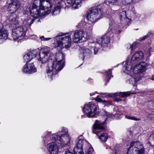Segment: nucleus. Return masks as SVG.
Returning a JSON list of instances; mask_svg holds the SVG:
<instances>
[{"label": "nucleus", "mask_w": 154, "mask_h": 154, "mask_svg": "<svg viewBox=\"0 0 154 154\" xmlns=\"http://www.w3.org/2000/svg\"><path fill=\"white\" fill-rule=\"evenodd\" d=\"M10 21L14 25H16L17 23V19L14 17L11 19Z\"/></svg>", "instance_id": "33"}, {"label": "nucleus", "mask_w": 154, "mask_h": 154, "mask_svg": "<svg viewBox=\"0 0 154 154\" xmlns=\"http://www.w3.org/2000/svg\"><path fill=\"white\" fill-rule=\"evenodd\" d=\"M115 100L117 102H119V101H122V99L120 98H117L115 99Z\"/></svg>", "instance_id": "45"}, {"label": "nucleus", "mask_w": 154, "mask_h": 154, "mask_svg": "<svg viewBox=\"0 0 154 154\" xmlns=\"http://www.w3.org/2000/svg\"><path fill=\"white\" fill-rule=\"evenodd\" d=\"M111 154H118L116 150L115 152L112 153Z\"/></svg>", "instance_id": "51"}, {"label": "nucleus", "mask_w": 154, "mask_h": 154, "mask_svg": "<svg viewBox=\"0 0 154 154\" xmlns=\"http://www.w3.org/2000/svg\"><path fill=\"white\" fill-rule=\"evenodd\" d=\"M95 46V45L94 46V48L92 47L90 49L86 48L83 50L82 53L83 54L82 55V54H81V55H82V56H83V59L85 56H88L91 54L92 52V50L94 51V52L93 48H94Z\"/></svg>", "instance_id": "20"}, {"label": "nucleus", "mask_w": 154, "mask_h": 154, "mask_svg": "<svg viewBox=\"0 0 154 154\" xmlns=\"http://www.w3.org/2000/svg\"><path fill=\"white\" fill-rule=\"evenodd\" d=\"M73 0H67V3L69 4H71L73 2Z\"/></svg>", "instance_id": "44"}, {"label": "nucleus", "mask_w": 154, "mask_h": 154, "mask_svg": "<svg viewBox=\"0 0 154 154\" xmlns=\"http://www.w3.org/2000/svg\"><path fill=\"white\" fill-rule=\"evenodd\" d=\"M29 69L28 66V64L26 63L23 66V71L24 73H26L28 74H29Z\"/></svg>", "instance_id": "30"}, {"label": "nucleus", "mask_w": 154, "mask_h": 154, "mask_svg": "<svg viewBox=\"0 0 154 154\" xmlns=\"http://www.w3.org/2000/svg\"><path fill=\"white\" fill-rule=\"evenodd\" d=\"M144 56L143 52L141 51L136 52L131 57L130 60L128 58L126 61L123 62L122 68L123 72L126 73L128 74L132 70L134 67V65L137 62L143 60Z\"/></svg>", "instance_id": "3"}, {"label": "nucleus", "mask_w": 154, "mask_h": 154, "mask_svg": "<svg viewBox=\"0 0 154 154\" xmlns=\"http://www.w3.org/2000/svg\"><path fill=\"white\" fill-rule=\"evenodd\" d=\"M150 79L152 80H154V75L151 77Z\"/></svg>", "instance_id": "50"}, {"label": "nucleus", "mask_w": 154, "mask_h": 154, "mask_svg": "<svg viewBox=\"0 0 154 154\" xmlns=\"http://www.w3.org/2000/svg\"><path fill=\"white\" fill-rule=\"evenodd\" d=\"M99 94H100L105 95L106 96H109V94H107L106 93H99Z\"/></svg>", "instance_id": "46"}, {"label": "nucleus", "mask_w": 154, "mask_h": 154, "mask_svg": "<svg viewBox=\"0 0 154 154\" xmlns=\"http://www.w3.org/2000/svg\"><path fill=\"white\" fill-rule=\"evenodd\" d=\"M50 49L48 47L42 48L39 52L38 60L41 63H45L48 60L50 55Z\"/></svg>", "instance_id": "11"}, {"label": "nucleus", "mask_w": 154, "mask_h": 154, "mask_svg": "<svg viewBox=\"0 0 154 154\" xmlns=\"http://www.w3.org/2000/svg\"><path fill=\"white\" fill-rule=\"evenodd\" d=\"M94 153V150L92 147H90L88 150L86 154H93Z\"/></svg>", "instance_id": "35"}, {"label": "nucleus", "mask_w": 154, "mask_h": 154, "mask_svg": "<svg viewBox=\"0 0 154 154\" xmlns=\"http://www.w3.org/2000/svg\"><path fill=\"white\" fill-rule=\"evenodd\" d=\"M137 44L136 43H134L133 44H132L130 46V48L131 49V51L134 50V49H135V48L137 47Z\"/></svg>", "instance_id": "38"}, {"label": "nucleus", "mask_w": 154, "mask_h": 154, "mask_svg": "<svg viewBox=\"0 0 154 154\" xmlns=\"http://www.w3.org/2000/svg\"><path fill=\"white\" fill-rule=\"evenodd\" d=\"M94 43H92V45H94Z\"/></svg>", "instance_id": "54"}, {"label": "nucleus", "mask_w": 154, "mask_h": 154, "mask_svg": "<svg viewBox=\"0 0 154 154\" xmlns=\"http://www.w3.org/2000/svg\"><path fill=\"white\" fill-rule=\"evenodd\" d=\"M95 93H94V92H93V93H90V96H93V95H94L95 94Z\"/></svg>", "instance_id": "49"}, {"label": "nucleus", "mask_w": 154, "mask_h": 154, "mask_svg": "<svg viewBox=\"0 0 154 154\" xmlns=\"http://www.w3.org/2000/svg\"><path fill=\"white\" fill-rule=\"evenodd\" d=\"M98 107L92 103L85 104L82 109L84 113L88 117H94L97 114Z\"/></svg>", "instance_id": "7"}, {"label": "nucleus", "mask_w": 154, "mask_h": 154, "mask_svg": "<svg viewBox=\"0 0 154 154\" xmlns=\"http://www.w3.org/2000/svg\"><path fill=\"white\" fill-rule=\"evenodd\" d=\"M150 144H151V145H152V144H151V143H150Z\"/></svg>", "instance_id": "55"}, {"label": "nucleus", "mask_w": 154, "mask_h": 154, "mask_svg": "<svg viewBox=\"0 0 154 154\" xmlns=\"http://www.w3.org/2000/svg\"><path fill=\"white\" fill-rule=\"evenodd\" d=\"M152 33L151 32H149L147 35L144 36V37L142 38H139V40L140 41H142L145 40V39L148 38V36H149L150 34H152Z\"/></svg>", "instance_id": "31"}, {"label": "nucleus", "mask_w": 154, "mask_h": 154, "mask_svg": "<svg viewBox=\"0 0 154 154\" xmlns=\"http://www.w3.org/2000/svg\"><path fill=\"white\" fill-rule=\"evenodd\" d=\"M119 15L121 18H125L126 17V12L122 10H120L119 11Z\"/></svg>", "instance_id": "27"}, {"label": "nucleus", "mask_w": 154, "mask_h": 154, "mask_svg": "<svg viewBox=\"0 0 154 154\" xmlns=\"http://www.w3.org/2000/svg\"><path fill=\"white\" fill-rule=\"evenodd\" d=\"M66 33H60L56 36L54 41L55 47H59L60 49L63 48H68L71 45V39L69 34L65 36Z\"/></svg>", "instance_id": "5"}, {"label": "nucleus", "mask_w": 154, "mask_h": 154, "mask_svg": "<svg viewBox=\"0 0 154 154\" xmlns=\"http://www.w3.org/2000/svg\"><path fill=\"white\" fill-rule=\"evenodd\" d=\"M104 2L107 5L112 4L113 5H119V4H117L116 0H106Z\"/></svg>", "instance_id": "24"}, {"label": "nucleus", "mask_w": 154, "mask_h": 154, "mask_svg": "<svg viewBox=\"0 0 154 154\" xmlns=\"http://www.w3.org/2000/svg\"><path fill=\"white\" fill-rule=\"evenodd\" d=\"M146 55H147V56L148 55V57H149L150 56L151 54H150V53H149V52H148V53L146 54Z\"/></svg>", "instance_id": "52"}, {"label": "nucleus", "mask_w": 154, "mask_h": 154, "mask_svg": "<svg viewBox=\"0 0 154 154\" xmlns=\"http://www.w3.org/2000/svg\"><path fill=\"white\" fill-rule=\"evenodd\" d=\"M35 20V19L32 20H28L27 21V24L30 26H31L32 24L33 23Z\"/></svg>", "instance_id": "37"}, {"label": "nucleus", "mask_w": 154, "mask_h": 154, "mask_svg": "<svg viewBox=\"0 0 154 154\" xmlns=\"http://www.w3.org/2000/svg\"><path fill=\"white\" fill-rule=\"evenodd\" d=\"M116 0L117 1V4H119V5H120L121 4L120 3H119V0Z\"/></svg>", "instance_id": "53"}, {"label": "nucleus", "mask_w": 154, "mask_h": 154, "mask_svg": "<svg viewBox=\"0 0 154 154\" xmlns=\"http://www.w3.org/2000/svg\"><path fill=\"white\" fill-rule=\"evenodd\" d=\"M53 5L51 0H35L30 13L40 16L48 14L51 13Z\"/></svg>", "instance_id": "1"}, {"label": "nucleus", "mask_w": 154, "mask_h": 154, "mask_svg": "<svg viewBox=\"0 0 154 154\" xmlns=\"http://www.w3.org/2000/svg\"><path fill=\"white\" fill-rule=\"evenodd\" d=\"M152 138L153 140V141H154V132L152 133V134L149 137V139Z\"/></svg>", "instance_id": "40"}, {"label": "nucleus", "mask_w": 154, "mask_h": 154, "mask_svg": "<svg viewBox=\"0 0 154 154\" xmlns=\"http://www.w3.org/2000/svg\"><path fill=\"white\" fill-rule=\"evenodd\" d=\"M70 139L67 129L63 128L61 131H59L58 133L55 134L51 140L56 141L60 147H63L69 143Z\"/></svg>", "instance_id": "4"}, {"label": "nucleus", "mask_w": 154, "mask_h": 154, "mask_svg": "<svg viewBox=\"0 0 154 154\" xmlns=\"http://www.w3.org/2000/svg\"><path fill=\"white\" fill-rule=\"evenodd\" d=\"M142 144L139 141H133L130 144L127 154H144Z\"/></svg>", "instance_id": "8"}, {"label": "nucleus", "mask_w": 154, "mask_h": 154, "mask_svg": "<svg viewBox=\"0 0 154 154\" xmlns=\"http://www.w3.org/2000/svg\"><path fill=\"white\" fill-rule=\"evenodd\" d=\"M64 154H74L71 151V150L67 149L66 150Z\"/></svg>", "instance_id": "39"}, {"label": "nucleus", "mask_w": 154, "mask_h": 154, "mask_svg": "<svg viewBox=\"0 0 154 154\" xmlns=\"http://www.w3.org/2000/svg\"><path fill=\"white\" fill-rule=\"evenodd\" d=\"M112 36V33L108 32L98 39L97 43L95 44V46L93 48L94 54L95 55L97 53L99 46L101 47L107 46V44L110 43V38Z\"/></svg>", "instance_id": "9"}, {"label": "nucleus", "mask_w": 154, "mask_h": 154, "mask_svg": "<svg viewBox=\"0 0 154 154\" xmlns=\"http://www.w3.org/2000/svg\"><path fill=\"white\" fill-rule=\"evenodd\" d=\"M37 54L38 51L37 50H34L31 51L29 53L24 56V60L27 63L32 58L35 57Z\"/></svg>", "instance_id": "18"}, {"label": "nucleus", "mask_w": 154, "mask_h": 154, "mask_svg": "<svg viewBox=\"0 0 154 154\" xmlns=\"http://www.w3.org/2000/svg\"><path fill=\"white\" fill-rule=\"evenodd\" d=\"M8 34L6 31L5 29L0 28V44L2 43V39H6L8 38Z\"/></svg>", "instance_id": "19"}, {"label": "nucleus", "mask_w": 154, "mask_h": 154, "mask_svg": "<svg viewBox=\"0 0 154 154\" xmlns=\"http://www.w3.org/2000/svg\"><path fill=\"white\" fill-rule=\"evenodd\" d=\"M112 32H114L115 33H117L119 34L121 32V31L120 30H119L118 31L117 30H113L112 31Z\"/></svg>", "instance_id": "43"}, {"label": "nucleus", "mask_w": 154, "mask_h": 154, "mask_svg": "<svg viewBox=\"0 0 154 154\" xmlns=\"http://www.w3.org/2000/svg\"><path fill=\"white\" fill-rule=\"evenodd\" d=\"M134 0H122L121 3L124 5H127L132 3Z\"/></svg>", "instance_id": "29"}, {"label": "nucleus", "mask_w": 154, "mask_h": 154, "mask_svg": "<svg viewBox=\"0 0 154 154\" xmlns=\"http://www.w3.org/2000/svg\"><path fill=\"white\" fill-rule=\"evenodd\" d=\"M53 141L48 144V149L51 154H57L58 152L57 143L55 141Z\"/></svg>", "instance_id": "16"}, {"label": "nucleus", "mask_w": 154, "mask_h": 154, "mask_svg": "<svg viewBox=\"0 0 154 154\" xmlns=\"http://www.w3.org/2000/svg\"><path fill=\"white\" fill-rule=\"evenodd\" d=\"M83 150L82 149H77L76 148H74V154H84Z\"/></svg>", "instance_id": "28"}, {"label": "nucleus", "mask_w": 154, "mask_h": 154, "mask_svg": "<svg viewBox=\"0 0 154 154\" xmlns=\"http://www.w3.org/2000/svg\"><path fill=\"white\" fill-rule=\"evenodd\" d=\"M106 119L103 122L96 120L95 123L94 125V129L92 130L93 133L96 134L100 140L102 142H106L108 138V135L106 133H103L100 130H104L105 128L103 125L105 123Z\"/></svg>", "instance_id": "6"}, {"label": "nucleus", "mask_w": 154, "mask_h": 154, "mask_svg": "<svg viewBox=\"0 0 154 154\" xmlns=\"http://www.w3.org/2000/svg\"><path fill=\"white\" fill-rule=\"evenodd\" d=\"M130 119L134 120L135 121L139 120V119L134 117H131Z\"/></svg>", "instance_id": "42"}, {"label": "nucleus", "mask_w": 154, "mask_h": 154, "mask_svg": "<svg viewBox=\"0 0 154 154\" xmlns=\"http://www.w3.org/2000/svg\"><path fill=\"white\" fill-rule=\"evenodd\" d=\"M62 8L61 5H58L56 6L54 8V10L52 11L53 13V15H56L57 14H58L60 12V9Z\"/></svg>", "instance_id": "23"}, {"label": "nucleus", "mask_w": 154, "mask_h": 154, "mask_svg": "<svg viewBox=\"0 0 154 154\" xmlns=\"http://www.w3.org/2000/svg\"><path fill=\"white\" fill-rule=\"evenodd\" d=\"M106 78H105V80L106 81H107V82L105 84V85L106 86L107 85V82H108L109 80L110 79V75H111L112 74V70L111 69H109V70L106 72Z\"/></svg>", "instance_id": "26"}, {"label": "nucleus", "mask_w": 154, "mask_h": 154, "mask_svg": "<svg viewBox=\"0 0 154 154\" xmlns=\"http://www.w3.org/2000/svg\"><path fill=\"white\" fill-rule=\"evenodd\" d=\"M27 30V28L25 26H20L14 29L12 31V34L14 40L24 36Z\"/></svg>", "instance_id": "12"}, {"label": "nucleus", "mask_w": 154, "mask_h": 154, "mask_svg": "<svg viewBox=\"0 0 154 154\" xmlns=\"http://www.w3.org/2000/svg\"><path fill=\"white\" fill-rule=\"evenodd\" d=\"M121 96L122 97H125V96H127L130 95L129 92L128 91L123 92L121 93Z\"/></svg>", "instance_id": "36"}, {"label": "nucleus", "mask_w": 154, "mask_h": 154, "mask_svg": "<svg viewBox=\"0 0 154 154\" xmlns=\"http://www.w3.org/2000/svg\"><path fill=\"white\" fill-rule=\"evenodd\" d=\"M40 38L42 41H47L51 39V38H45L43 36H40Z\"/></svg>", "instance_id": "34"}, {"label": "nucleus", "mask_w": 154, "mask_h": 154, "mask_svg": "<svg viewBox=\"0 0 154 154\" xmlns=\"http://www.w3.org/2000/svg\"><path fill=\"white\" fill-rule=\"evenodd\" d=\"M20 4L17 0H12L9 4L8 10L10 13L16 11L20 7Z\"/></svg>", "instance_id": "14"}, {"label": "nucleus", "mask_w": 154, "mask_h": 154, "mask_svg": "<svg viewBox=\"0 0 154 154\" xmlns=\"http://www.w3.org/2000/svg\"><path fill=\"white\" fill-rule=\"evenodd\" d=\"M75 144L74 148L76 149H82L83 147H85V146H89L90 144L86 140L79 138L75 141Z\"/></svg>", "instance_id": "17"}, {"label": "nucleus", "mask_w": 154, "mask_h": 154, "mask_svg": "<svg viewBox=\"0 0 154 154\" xmlns=\"http://www.w3.org/2000/svg\"><path fill=\"white\" fill-rule=\"evenodd\" d=\"M99 96H98L97 97H95L94 98V100L98 102H102L103 103H106V101L105 100H103L102 99L98 97Z\"/></svg>", "instance_id": "32"}, {"label": "nucleus", "mask_w": 154, "mask_h": 154, "mask_svg": "<svg viewBox=\"0 0 154 154\" xmlns=\"http://www.w3.org/2000/svg\"><path fill=\"white\" fill-rule=\"evenodd\" d=\"M130 117H131L130 116H125V118H126L128 119H130Z\"/></svg>", "instance_id": "48"}, {"label": "nucleus", "mask_w": 154, "mask_h": 154, "mask_svg": "<svg viewBox=\"0 0 154 154\" xmlns=\"http://www.w3.org/2000/svg\"><path fill=\"white\" fill-rule=\"evenodd\" d=\"M63 54L58 52L56 54L55 61L51 59L48 60V64L46 72L49 76L57 74L64 66L65 59Z\"/></svg>", "instance_id": "2"}, {"label": "nucleus", "mask_w": 154, "mask_h": 154, "mask_svg": "<svg viewBox=\"0 0 154 154\" xmlns=\"http://www.w3.org/2000/svg\"><path fill=\"white\" fill-rule=\"evenodd\" d=\"M108 113H106V115L107 116V117H109L110 116H111V114H109Z\"/></svg>", "instance_id": "47"}, {"label": "nucleus", "mask_w": 154, "mask_h": 154, "mask_svg": "<svg viewBox=\"0 0 154 154\" xmlns=\"http://www.w3.org/2000/svg\"><path fill=\"white\" fill-rule=\"evenodd\" d=\"M117 115H120L122 114V113L118 109V110L116 112V113Z\"/></svg>", "instance_id": "41"}, {"label": "nucleus", "mask_w": 154, "mask_h": 154, "mask_svg": "<svg viewBox=\"0 0 154 154\" xmlns=\"http://www.w3.org/2000/svg\"><path fill=\"white\" fill-rule=\"evenodd\" d=\"M102 14L101 9L97 8L89 11L87 16V18L91 22L94 23L100 19Z\"/></svg>", "instance_id": "10"}, {"label": "nucleus", "mask_w": 154, "mask_h": 154, "mask_svg": "<svg viewBox=\"0 0 154 154\" xmlns=\"http://www.w3.org/2000/svg\"><path fill=\"white\" fill-rule=\"evenodd\" d=\"M51 134V132H48L47 133L46 136L44 137L43 138V140L45 143H47L48 142L49 140H51V138L52 137Z\"/></svg>", "instance_id": "25"}, {"label": "nucleus", "mask_w": 154, "mask_h": 154, "mask_svg": "<svg viewBox=\"0 0 154 154\" xmlns=\"http://www.w3.org/2000/svg\"><path fill=\"white\" fill-rule=\"evenodd\" d=\"M87 32L82 30H75L72 36L73 41L74 42H79L81 40H86L88 38Z\"/></svg>", "instance_id": "13"}, {"label": "nucleus", "mask_w": 154, "mask_h": 154, "mask_svg": "<svg viewBox=\"0 0 154 154\" xmlns=\"http://www.w3.org/2000/svg\"><path fill=\"white\" fill-rule=\"evenodd\" d=\"M146 63L144 62L140 63L139 64L136 65L133 70V73L134 74H138L139 73L144 71L146 69Z\"/></svg>", "instance_id": "15"}, {"label": "nucleus", "mask_w": 154, "mask_h": 154, "mask_svg": "<svg viewBox=\"0 0 154 154\" xmlns=\"http://www.w3.org/2000/svg\"><path fill=\"white\" fill-rule=\"evenodd\" d=\"M136 75H134V77H131L129 79V82L131 84L133 85L134 84V83H136L139 81L140 79V78L139 77V75L138 74H135Z\"/></svg>", "instance_id": "21"}, {"label": "nucleus", "mask_w": 154, "mask_h": 154, "mask_svg": "<svg viewBox=\"0 0 154 154\" xmlns=\"http://www.w3.org/2000/svg\"><path fill=\"white\" fill-rule=\"evenodd\" d=\"M28 66L29 69V73L31 74L36 72L37 69L35 67L33 63L30 64H28Z\"/></svg>", "instance_id": "22"}]
</instances>
